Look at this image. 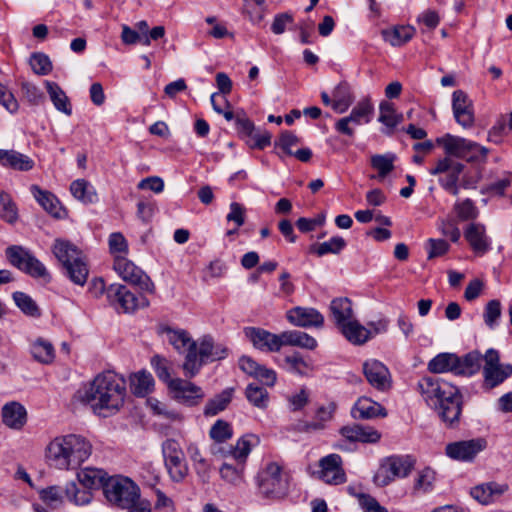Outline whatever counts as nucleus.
<instances>
[{"mask_svg":"<svg viewBox=\"0 0 512 512\" xmlns=\"http://www.w3.org/2000/svg\"><path fill=\"white\" fill-rule=\"evenodd\" d=\"M126 396L125 380L112 371H105L81 386L73 399L90 406L95 414L108 417L120 411Z\"/></svg>","mask_w":512,"mask_h":512,"instance_id":"1","label":"nucleus"},{"mask_svg":"<svg viewBox=\"0 0 512 512\" xmlns=\"http://www.w3.org/2000/svg\"><path fill=\"white\" fill-rule=\"evenodd\" d=\"M417 388L425 403L446 425L453 427L459 422L462 395L456 386L438 377L427 376L418 381Z\"/></svg>","mask_w":512,"mask_h":512,"instance_id":"2","label":"nucleus"},{"mask_svg":"<svg viewBox=\"0 0 512 512\" xmlns=\"http://www.w3.org/2000/svg\"><path fill=\"white\" fill-rule=\"evenodd\" d=\"M52 252L61 263L65 275L74 284L83 286L87 281L89 269L82 251L67 240L56 239Z\"/></svg>","mask_w":512,"mask_h":512,"instance_id":"3","label":"nucleus"},{"mask_svg":"<svg viewBox=\"0 0 512 512\" xmlns=\"http://www.w3.org/2000/svg\"><path fill=\"white\" fill-rule=\"evenodd\" d=\"M227 349L221 345H215L212 338L204 336L198 341L191 343L186 353L182 368L186 378H194L202 366L208 362L225 358Z\"/></svg>","mask_w":512,"mask_h":512,"instance_id":"4","label":"nucleus"},{"mask_svg":"<svg viewBox=\"0 0 512 512\" xmlns=\"http://www.w3.org/2000/svg\"><path fill=\"white\" fill-rule=\"evenodd\" d=\"M481 367V354L472 351L464 357L454 353H440L428 363V370L432 373L452 372L456 375H472Z\"/></svg>","mask_w":512,"mask_h":512,"instance_id":"5","label":"nucleus"},{"mask_svg":"<svg viewBox=\"0 0 512 512\" xmlns=\"http://www.w3.org/2000/svg\"><path fill=\"white\" fill-rule=\"evenodd\" d=\"M103 492L108 502L120 509L132 508L144 501L140 498L138 485L124 476L108 478L103 485Z\"/></svg>","mask_w":512,"mask_h":512,"instance_id":"6","label":"nucleus"},{"mask_svg":"<svg viewBox=\"0 0 512 512\" xmlns=\"http://www.w3.org/2000/svg\"><path fill=\"white\" fill-rule=\"evenodd\" d=\"M436 141L443 147L446 157L461 158L468 162L485 161L489 152L476 142L451 134H445Z\"/></svg>","mask_w":512,"mask_h":512,"instance_id":"7","label":"nucleus"},{"mask_svg":"<svg viewBox=\"0 0 512 512\" xmlns=\"http://www.w3.org/2000/svg\"><path fill=\"white\" fill-rule=\"evenodd\" d=\"M282 468L276 462H269L258 473L255 480L257 494L263 499L279 501L286 496V481L281 479Z\"/></svg>","mask_w":512,"mask_h":512,"instance_id":"8","label":"nucleus"},{"mask_svg":"<svg viewBox=\"0 0 512 512\" xmlns=\"http://www.w3.org/2000/svg\"><path fill=\"white\" fill-rule=\"evenodd\" d=\"M415 461L410 456L393 455L384 458L373 476L377 487H385L397 478H406L412 472Z\"/></svg>","mask_w":512,"mask_h":512,"instance_id":"9","label":"nucleus"},{"mask_svg":"<svg viewBox=\"0 0 512 512\" xmlns=\"http://www.w3.org/2000/svg\"><path fill=\"white\" fill-rule=\"evenodd\" d=\"M107 300L118 312L132 313L149 306V300L143 295L132 293L125 285L114 283L107 287Z\"/></svg>","mask_w":512,"mask_h":512,"instance_id":"10","label":"nucleus"},{"mask_svg":"<svg viewBox=\"0 0 512 512\" xmlns=\"http://www.w3.org/2000/svg\"><path fill=\"white\" fill-rule=\"evenodd\" d=\"M10 264L34 278L50 279L46 267L21 246H10L5 251Z\"/></svg>","mask_w":512,"mask_h":512,"instance_id":"11","label":"nucleus"},{"mask_svg":"<svg viewBox=\"0 0 512 512\" xmlns=\"http://www.w3.org/2000/svg\"><path fill=\"white\" fill-rule=\"evenodd\" d=\"M165 467L174 482H181L188 474V466L181 445L174 439H167L162 444Z\"/></svg>","mask_w":512,"mask_h":512,"instance_id":"12","label":"nucleus"},{"mask_svg":"<svg viewBox=\"0 0 512 512\" xmlns=\"http://www.w3.org/2000/svg\"><path fill=\"white\" fill-rule=\"evenodd\" d=\"M113 268L124 281L138 286L142 291L148 293L155 291V285L150 277L125 256L116 255Z\"/></svg>","mask_w":512,"mask_h":512,"instance_id":"13","label":"nucleus"},{"mask_svg":"<svg viewBox=\"0 0 512 512\" xmlns=\"http://www.w3.org/2000/svg\"><path fill=\"white\" fill-rule=\"evenodd\" d=\"M482 360H484L483 376L486 388L492 389L512 375V365L501 364L497 350L488 349L484 356L481 355Z\"/></svg>","mask_w":512,"mask_h":512,"instance_id":"14","label":"nucleus"},{"mask_svg":"<svg viewBox=\"0 0 512 512\" xmlns=\"http://www.w3.org/2000/svg\"><path fill=\"white\" fill-rule=\"evenodd\" d=\"M464 164L451 157H444L436 162V165L429 170L431 175H439L440 185L453 195L459 193L458 180L464 170Z\"/></svg>","mask_w":512,"mask_h":512,"instance_id":"15","label":"nucleus"},{"mask_svg":"<svg viewBox=\"0 0 512 512\" xmlns=\"http://www.w3.org/2000/svg\"><path fill=\"white\" fill-rule=\"evenodd\" d=\"M244 334L254 348L264 352H277L288 343V335L285 332L276 335L259 327H246Z\"/></svg>","mask_w":512,"mask_h":512,"instance_id":"16","label":"nucleus"},{"mask_svg":"<svg viewBox=\"0 0 512 512\" xmlns=\"http://www.w3.org/2000/svg\"><path fill=\"white\" fill-rule=\"evenodd\" d=\"M374 112V107L368 98L362 99L352 109L349 116L341 118L335 124V129L348 136L354 135V129L351 125L359 126L369 123Z\"/></svg>","mask_w":512,"mask_h":512,"instance_id":"17","label":"nucleus"},{"mask_svg":"<svg viewBox=\"0 0 512 512\" xmlns=\"http://www.w3.org/2000/svg\"><path fill=\"white\" fill-rule=\"evenodd\" d=\"M45 460L50 467L58 470H74L64 435L57 436L45 449Z\"/></svg>","mask_w":512,"mask_h":512,"instance_id":"18","label":"nucleus"},{"mask_svg":"<svg viewBox=\"0 0 512 512\" xmlns=\"http://www.w3.org/2000/svg\"><path fill=\"white\" fill-rule=\"evenodd\" d=\"M363 374L368 383L378 391L391 388V374L385 364L376 359H368L362 364Z\"/></svg>","mask_w":512,"mask_h":512,"instance_id":"19","label":"nucleus"},{"mask_svg":"<svg viewBox=\"0 0 512 512\" xmlns=\"http://www.w3.org/2000/svg\"><path fill=\"white\" fill-rule=\"evenodd\" d=\"M168 390L175 400L188 406L197 405L205 396L200 386L181 378L171 381Z\"/></svg>","mask_w":512,"mask_h":512,"instance_id":"20","label":"nucleus"},{"mask_svg":"<svg viewBox=\"0 0 512 512\" xmlns=\"http://www.w3.org/2000/svg\"><path fill=\"white\" fill-rule=\"evenodd\" d=\"M452 109L456 122L463 128L473 126L474 108L473 102L468 95L462 90H456L452 94Z\"/></svg>","mask_w":512,"mask_h":512,"instance_id":"21","label":"nucleus"},{"mask_svg":"<svg viewBox=\"0 0 512 512\" xmlns=\"http://www.w3.org/2000/svg\"><path fill=\"white\" fill-rule=\"evenodd\" d=\"M320 478L327 484L339 485L346 482L342 467V458L338 454H329L319 461Z\"/></svg>","mask_w":512,"mask_h":512,"instance_id":"22","label":"nucleus"},{"mask_svg":"<svg viewBox=\"0 0 512 512\" xmlns=\"http://www.w3.org/2000/svg\"><path fill=\"white\" fill-rule=\"evenodd\" d=\"M486 446L484 439H471L450 443L446 446V454L455 460L470 461Z\"/></svg>","mask_w":512,"mask_h":512,"instance_id":"23","label":"nucleus"},{"mask_svg":"<svg viewBox=\"0 0 512 512\" xmlns=\"http://www.w3.org/2000/svg\"><path fill=\"white\" fill-rule=\"evenodd\" d=\"M464 237L477 256H483L491 249V240L481 223L469 224L464 231Z\"/></svg>","mask_w":512,"mask_h":512,"instance_id":"24","label":"nucleus"},{"mask_svg":"<svg viewBox=\"0 0 512 512\" xmlns=\"http://www.w3.org/2000/svg\"><path fill=\"white\" fill-rule=\"evenodd\" d=\"M72 459V466L77 469L92 453V444L85 437L77 434L64 435Z\"/></svg>","mask_w":512,"mask_h":512,"instance_id":"25","label":"nucleus"},{"mask_svg":"<svg viewBox=\"0 0 512 512\" xmlns=\"http://www.w3.org/2000/svg\"><path fill=\"white\" fill-rule=\"evenodd\" d=\"M290 323L300 327L320 328L324 323V316L315 308L296 306L290 308Z\"/></svg>","mask_w":512,"mask_h":512,"instance_id":"26","label":"nucleus"},{"mask_svg":"<svg viewBox=\"0 0 512 512\" xmlns=\"http://www.w3.org/2000/svg\"><path fill=\"white\" fill-rule=\"evenodd\" d=\"M506 483L487 482L471 489V496L481 504H489L499 499L508 491Z\"/></svg>","mask_w":512,"mask_h":512,"instance_id":"27","label":"nucleus"},{"mask_svg":"<svg viewBox=\"0 0 512 512\" xmlns=\"http://www.w3.org/2000/svg\"><path fill=\"white\" fill-rule=\"evenodd\" d=\"M26 420V409L19 402L12 401L2 407V421L7 427L20 430L25 425Z\"/></svg>","mask_w":512,"mask_h":512,"instance_id":"28","label":"nucleus"},{"mask_svg":"<svg viewBox=\"0 0 512 512\" xmlns=\"http://www.w3.org/2000/svg\"><path fill=\"white\" fill-rule=\"evenodd\" d=\"M340 433L351 442L376 443L381 438V434L377 430L358 424L344 426Z\"/></svg>","mask_w":512,"mask_h":512,"instance_id":"29","label":"nucleus"},{"mask_svg":"<svg viewBox=\"0 0 512 512\" xmlns=\"http://www.w3.org/2000/svg\"><path fill=\"white\" fill-rule=\"evenodd\" d=\"M386 415L385 408L368 397H360L352 409V416L355 419H372Z\"/></svg>","mask_w":512,"mask_h":512,"instance_id":"30","label":"nucleus"},{"mask_svg":"<svg viewBox=\"0 0 512 512\" xmlns=\"http://www.w3.org/2000/svg\"><path fill=\"white\" fill-rule=\"evenodd\" d=\"M336 404L334 402L329 403L326 406H321L316 412V420L313 422H300L295 425V430L301 432H312L318 431L325 428V424L332 420L336 411Z\"/></svg>","mask_w":512,"mask_h":512,"instance_id":"31","label":"nucleus"},{"mask_svg":"<svg viewBox=\"0 0 512 512\" xmlns=\"http://www.w3.org/2000/svg\"><path fill=\"white\" fill-rule=\"evenodd\" d=\"M31 192L43 209L53 217L61 218L65 214V210L62 208L59 200L52 193L42 190L37 185L31 186Z\"/></svg>","mask_w":512,"mask_h":512,"instance_id":"32","label":"nucleus"},{"mask_svg":"<svg viewBox=\"0 0 512 512\" xmlns=\"http://www.w3.org/2000/svg\"><path fill=\"white\" fill-rule=\"evenodd\" d=\"M0 165L14 170L29 171L34 167V161L18 151L0 149Z\"/></svg>","mask_w":512,"mask_h":512,"instance_id":"33","label":"nucleus"},{"mask_svg":"<svg viewBox=\"0 0 512 512\" xmlns=\"http://www.w3.org/2000/svg\"><path fill=\"white\" fill-rule=\"evenodd\" d=\"M338 329H340L345 338L354 345H362L372 338L370 329L361 325L355 319L348 321Z\"/></svg>","mask_w":512,"mask_h":512,"instance_id":"34","label":"nucleus"},{"mask_svg":"<svg viewBox=\"0 0 512 512\" xmlns=\"http://www.w3.org/2000/svg\"><path fill=\"white\" fill-rule=\"evenodd\" d=\"M329 310L337 328L353 319L352 302L347 297L333 299Z\"/></svg>","mask_w":512,"mask_h":512,"instance_id":"35","label":"nucleus"},{"mask_svg":"<svg viewBox=\"0 0 512 512\" xmlns=\"http://www.w3.org/2000/svg\"><path fill=\"white\" fill-rule=\"evenodd\" d=\"M45 87L55 109L66 116L72 115V104L64 90L52 81H45Z\"/></svg>","mask_w":512,"mask_h":512,"instance_id":"36","label":"nucleus"},{"mask_svg":"<svg viewBox=\"0 0 512 512\" xmlns=\"http://www.w3.org/2000/svg\"><path fill=\"white\" fill-rule=\"evenodd\" d=\"M396 160L397 156L392 152L372 155L370 158V165L378 173L375 178L379 180L386 178L394 170V163Z\"/></svg>","mask_w":512,"mask_h":512,"instance_id":"37","label":"nucleus"},{"mask_svg":"<svg viewBox=\"0 0 512 512\" xmlns=\"http://www.w3.org/2000/svg\"><path fill=\"white\" fill-rule=\"evenodd\" d=\"M30 353L34 360L42 364H50L55 358V349L52 343L41 337L31 343Z\"/></svg>","mask_w":512,"mask_h":512,"instance_id":"38","label":"nucleus"},{"mask_svg":"<svg viewBox=\"0 0 512 512\" xmlns=\"http://www.w3.org/2000/svg\"><path fill=\"white\" fill-rule=\"evenodd\" d=\"M154 378L147 371H139L130 377V386L134 395L145 397L154 388Z\"/></svg>","mask_w":512,"mask_h":512,"instance_id":"39","label":"nucleus"},{"mask_svg":"<svg viewBox=\"0 0 512 512\" xmlns=\"http://www.w3.org/2000/svg\"><path fill=\"white\" fill-rule=\"evenodd\" d=\"M104 471L95 468H85L77 473V479L84 489L90 491L104 485Z\"/></svg>","mask_w":512,"mask_h":512,"instance_id":"40","label":"nucleus"},{"mask_svg":"<svg viewBox=\"0 0 512 512\" xmlns=\"http://www.w3.org/2000/svg\"><path fill=\"white\" fill-rule=\"evenodd\" d=\"M72 195L79 201L87 204L97 201V194L92 184L85 179H77L70 185Z\"/></svg>","mask_w":512,"mask_h":512,"instance_id":"41","label":"nucleus"},{"mask_svg":"<svg viewBox=\"0 0 512 512\" xmlns=\"http://www.w3.org/2000/svg\"><path fill=\"white\" fill-rule=\"evenodd\" d=\"M332 108L338 113H344L352 103V96L349 85L345 82L339 83L332 92Z\"/></svg>","mask_w":512,"mask_h":512,"instance_id":"42","label":"nucleus"},{"mask_svg":"<svg viewBox=\"0 0 512 512\" xmlns=\"http://www.w3.org/2000/svg\"><path fill=\"white\" fill-rule=\"evenodd\" d=\"M233 393V388H226L220 394L210 399L205 405L204 414L206 416H215L223 411L231 402Z\"/></svg>","mask_w":512,"mask_h":512,"instance_id":"43","label":"nucleus"},{"mask_svg":"<svg viewBox=\"0 0 512 512\" xmlns=\"http://www.w3.org/2000/svg\"><path fill=\"white\" fill-rule=\"evenodd\" d=\"M379 108V121L387 127L384 133L391 134L392 130L402 121L403 117L401 114L396 113L393 104L390 102L383 101Z\"/></svg>","mask_w":512,"mask_h":512,"instance_id":"44","label":"nucleus"},{"mask_svg":"<svg viewBox=\"0 0 512 512\" xmlns=\"http://www.w3.org/2000/svg\"><path fill=\"white\" fill-rule=\"evenodd\" d=\"M15 305L26 315L33 318L41 316L37 303L26 293L16 291L12 294Z\"/></svg>","mask_w":512,"mask_h":512,"instance_id":"45","label":"nucleus"},{"mask_svg":"<svg viewBox=\"0 0 512 512\" xmlns=\"http://www.w3.org/2000/svg\"><path fill=\"white\" fill-rule=\"evenodd\" d=\"M414 28L411 26H398L391 30L383 31L385 41L392 46H400L408 42L414 35Z\"/></svg>","mask_w":512,"mask_h":512,"instance_id":"46","label":"nucleus"},{"mask_svg":"<svg viewBox=\"0 0 512 512\" xmlns=\"http://www.w3.org/2000/svg\"><path fill=\"white\" fill-rule=\"evenodd\" d=\"M251 438L252 436H244L240 438L236 445L230 446L227 450L223 449V455L243 463L251 451Z\"/></svg>","mask_w":512,"mask_h":512,"instance_id":"47","label":"nucleus"},{"mask_svg":"<svg viewBox=\"0 0 512 512\" xmlns=\"http://www.w3.org/2000/svg\"><path fill=\"white\" fill-rule=\"evenodd\" d=\"M243 469V463L238 462L237 466H234L225 462L220 468V475L221 478L228 484L239 486L244 482Z\"/></svg>","mask_w":512,"mask_h":512,"instance_id":"48","label":"nucleus"},{"mask_svg":"<svg viewBox=\"0 0 512 512\" xmlns=\"http://www.w3.org/2000/svg\"><path fill=\"white\" fill-rule=\"evenodd\" d=\"M245 396L257 408L264 409L268 405L269 395L267 390L256 384H249L246 387Z\"/></svg>","mask_w":512,"mask_h":512,"instance_id":"49","label":"nucleus"},{"mask_svg":"<svg viewBox=\"0 0 512 512\" xmlns=\"http://www.w3.org/2000/svg\"><path fill=\"white\" fill-rule=\"evenodd\" d=\"M346 246L345 240L340 236H334L328 241L313 246L312 251L318 256L326 254H338Z\"/></svg>","mask_w":512,"mask_h":512,"instance_id":"50","label":"nucleus"},{"mask_svg":"<svg viewBox=\"0 0 512 512\" xmlns=\"http://www.w3.org/2000/svg\"><path fill=\"white\" fill-rule=\"evenodd\" d=\"M436 479V473L430 467H425L419 471L415 479L414 490L416 492L427 493L433 489Z\"/></svg>","mask_w":512,"mask_h":512,"instance_id":"51","label":"nucleus"},{"mask_svg":"<svg viewBox=\"0 0 512 512\" xmlns=\"http://www.w3.org/2000/svg\"><path fill=\"white\" fill-rule=\"evenodd\" d=\"M151 366L154 369L159 380L163 381L167 387H170V382L175 378L171 377L169 361L159 355H155L151 359Z\"/></svg>","mask_w":512,"mask_h":512,"instance_id":"52","label":"nucleus"},{"mask_svg":"<svg viewBox=\"0 0 512 512\" xmlns=\"http://www.w3.org/2000/svg\"><path fill=\"white\" fill-rule=\"evenodd\" d=\"M168 335V341L171 345L174 346V348L179 351L183 352L190 349L191 343H194L195 341L191 339V337L188 335V333L184 330H167Z\"/></svg>","mask_w":512,"mask_h":512,"instance_id":"53","label":"nucleus"},{"mask_svg":"<svg viewBox=\"0 0 512 512\" xmlns=\"http://www.w3.org/2000/svg\"><path fill=\"white\" fill-rule=\"evenodd\" d=\"M65 494L68 500L75 505H86L92 499L91 492L86 489H79L75 482H70L66 485Z\"/></svg>","mask_w":512,"mask_h":512,"instance_id":"54","label":"nucleus"},{"mask_svg":"<svg viewBox=\"0 0 512 512\" xmlns=\"http://www.w3.org/2000/svg\"><path fill=\"white\" fill-rule=\"evenodd\" d=\"M30 66L37 75H47L52 70L49 57L43 53H33L30 57Z\"/></svg>","mask_w":512,"mask_h":512,"instance_id":"55","label":"nucleus"},{"mask_svg":"<svg viewBox=\"0 0 512 512\" xmlns=\"http://www.w3.org/2000/svg\"><path fill=\"white\" fill-rule=\"evenodd\" d=\"M210 437L216 442H224L233 435L231 425L224 420H217L210 429Z\"/></svg>","mask_w":512,"mask_h":512,"instance_id":"56","label":"nucleus"},{"mask_svg":"<svg viewBox=\"0 0 512 512\" xmlns=\"http://www.w3.org/2000/svg\"><path fill=\"white\" fill-rule=\"evenodd\" d=\"M0 206V217L9 223H13L17 219V209L10 196L5 192H0Z\"/></svg>","mask_w":512,"mask_h":512,"instance_id":"57","label":"nucleus"},{"mask_svg":"<svg viewBox=\"0 0 512 512\" xmlns=\"http://www.w3.org/2000/svg\"><path fill=\"white\" fill-rule=\"evenodd\" d=\"M501 316V303L499 300H491L486 304L484 310V322L490 328L494 329Z\"/></svg>","mask_w":512,"mask_h":512,"instance_id":"58","label":"nucleus"},{"mask_svg":"<svg viewBox=\"0 0 512 512\" xmlns=\"http://www.w3.org/2000/svg\"><path fill=\"white\" fill-rule=\"evenodd\" d=\"M40 499L50 507H57L62 503V490L59 486H50L39 491Z\"/></svg>","mask_w":512,"mask_h":512,"instance_id":"59","label":"nucleus"},{"mask_svg":"<svg viewBox=\"0 0 512 512\" xmlns=\"http://www.w3.org/2000/svg\"><path fill=\"white\" fill-rule=\"evenodd\" d=\"M290 346H299L301 348L313 350L317 346V341L302 331H290L289 336Z\"/></svg>","mask_w":512,"mask_h":512,"instance_id":"60","label":"nucleus"},{"mask_svg":"<svg viewBox=\"0 0 512 512\" xmlns=\"http://www.w3.org/2000/svg\"><path fill=\"white\" fill-rule=\"evenodd\" d=\"M455 211L461 220H473L478 216V209L470 199L456 203Z\"/></svg>","mask_w":512,"mask_h":512,"instance_id":"61","label":"nucleus"},{"mask_svg":"<svg viewBox=\"0 0 512 512\" xmlns=\"http://www.w3.org/2000/svg\"><path fill=\"white\" fill-rule=\"evenodd\" d=\"M24 98L32 105H39L44 99L42 91L30 82H23L21 85Z\"/></svg>","mask_w":512,"mask_h":512,"instance_id":"62","label":"nucleus"},{"mask_svg":"<svg viewBox=\"0 0 512 512\" xmlns=\"http://www.w3.org/2000/svg\"><path fill=\"white\" fill-rule=\"evenodd\" d=\"M109 249L110 252L114 255H122L125 256V254L128 252V244L126 239L121 233H112L109 236Z\"/></svg>","mask_w":512,"mask_h":512,"instance_id":"63","label":"nucleus"},{"mask_svg":"<svg viewBox=\"0 0 512 512\" xmlns=\"http://www.w3.org/2000/svg\"><path fill=\"white\" fill-rule=\"evenodd\" d=\"M357 498L364 512H388L387 509L371 495L361 493L358 494Z\"/></svg>","mask_w":512,"mask_h":512,"instance_id":"64","label":"nucleus"}]
</instances>
